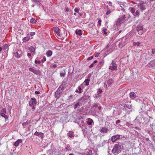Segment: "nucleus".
Segmentation results:
<instances>
[{
  "instance_id": "f257e3e1",
  "label": "nucleus",
  "mask_w": 155,
  "mask_h": 155,
  "mask_svg": "<svg viewBox=\"0 0 155 155\" xmlns=\"http://www.w3.org/2000/svg\"><path fill=\"white\" fill-rule=\"evenodd\" d=\"M65 84H64V83H62L60 86L57 91L55 93V97L57 99L59 98L61 95L62 91L64 90V87Z\"/></svg>"
},
{
  "instance_id": "f03ea898",
  "label": "nucleus",
  "mask_w": 155,
  "mask_h": 155,
  "mask_svg": "<svg viewBox=\"0 0 155 155\" xmlns=\"http://www.w3.org/2000/svg\"><path fill=\"white\" fill-rule=\"evenodd\" d=\"M121 151V147L120 145L119 144H115L112 150L113 154L119 153Z\"/></svg>"
},
{
  "instance_id": "7ed1b4c3",
  "label": "nucleus",
  "mask_w": 155,
  "mask_h": 155,
  "mask_svg": "<svg viewBox=\"0 0 155 155\" xmlns=\"http://www.w3.org/2000/svg\"><path fill=\"white\" fill-rule=\"evenodd\" d=\"M128 40H127L126 37H123L121 39V41L120 42L119 44V46L120 48H122L127 43Z\"/></svg>"
},
{
  "instance_id": "20e7f679",
  "label": "nucleus",
  "mask_w": 155,
  "mask_h": 155,
  "mask_svg": "<svg viewBox=\"0 0 155 155\" xmlns=\"http://www.w3.org/2000/svg\"><path fill=\"white\" fill-rule=\"evenodd\" d=\"M117 64L115 61L113 60L112 61L111 65L109 66V69L111 70L114 71L117 69Z\"/></svg>"
},
{
  "instance_id": "39448f33",
  "label": "nucleus",
  "mask_w": 155,
  "mask_h": 155,
  "mask_svg": "<svg viewBox=\"0 0 155 155\" xmlns=\"http://www.w3.org/2000/svg\"><path fill=\"white\" fill-rule=\"evenodd\" d=\"M113 81L111 79H109L106 81L104 84V86L106 88L110 86L112 83Z\"/></svg>"
},
{
  "instance_id": "423d86ee",
  "label": "nucleus",
  "mask_w": 155,
  "mask_h": 155,
  "mask_svg": "<svg viewBox=\"0 0 155 155\" xmlns=\"http://www.w3.org/2000/svg\"><path fill=\"white\" fill-rule=\"evenodd\" d=\"M36 99L34 97L32 98L29 102V105L31 106L35 105L36 104Z\"/></svg>"
},
{
  "instance_id": "0eeeda50",
  "label": "nucleus",
  "mask_w": 155,
  "mask_h": 155,
  "mask_svg": "<svg viewBox=\"0 0 155 155\" xmlns=\"http://www.w3.org/2000/svg\"><path fill=\"white\" fill-rule=\"evenodd\" d=\"M28 70L30 71L37 75L39 74L40 73V71H39L35 70L31 68H29Z\"/></svg>"
},
{
  "instance_id": "6e6552de",
  "label": "nucleus",
  "mask_w": 155,
  "mask_h": 155,
  "mask_svg": "<svg viewBox=\"0 0 155 155\" xmlns=\"http://www.w3.org/2000/svg\"><path fill=\"white\" fill-rule=\"evenodd\" d=\"M120 138V135H116L112 136L111 137V140L113 142L116 141L117 140Z\"/></svg>"
},
{
  "instance_id": "1a4fd4ad",
  "label": "nucleus",
  "mask_w": 155,
  "mask_h": 155,
  "mask_svg": "<svg viewBox=\"0 0 155 155\" xmlns=\"http://www.w3.org/2000/svg\"><path fill=\"white\" fill-rule=\"evenodd\" d=\"M143 29V26L141 24L138 25L136 28V30L139 34L141 35L143 32L140 31H141Z\"/></svg>"
},
{
  "instance_id": "9d476101",
  "label": "nucleus",
  "mask_w": 155,
  "mask_h": 155,
  "mask_svg": "<svg viewBox=\"0 0 155 155\" xmlns=\"http://www.w3.org/2000/svg\"><path fill=\"white\" fill-rule=\"evenodd\" d=\"M54 32L56 33L57 35L58 36L61 37V30L58 28H56L54 30Z\"/></svg>"
},
{
  "instance_id": "9b49d317",
  "label": "nucleus",
  "mask_w": 155,
  "mask_h": 155,
  "mask_svg": "<svg viewBox=\"0 0 155 155\" xmlns=\"http://www.w3.org/2000/svg\"><path fill=\"white\" fill-rule=\"evenodd\" d=\"M35 135L38 136L39 137H40L41 138H43L44 136V134L43 133L40 132H38L37 131H36L34 133Z\"/></svg>"
},
{
  "instance_id": "f8f14e48",
  "label": "nucleus",
  "mask_w": 155,
  "mask_h": 155,
  "mask_svg": "<svg viewBox=\"0 0 155 155\" xmlns=\"http://www.w3.org/2000/svg\"><path fill=\"white\" fill-rule=\"evenodd\" d=\"M149 68H152L155 66V61H153L147 65Z\"/></svg>"
},
{
  "instance_id": "ddd939ff",
  "label": "nucleus",
  "mask_w": 155,
  "mask_h": 155,
  "mask_svg": "<svg viewBox=\"0 0 155 155\" xmlns=\"http://www.w3.org/2000/svg\"><path fill=\"white\" fill-rule=\"evenodd\" d=\"M108 130H109L108 128L105 127H104L101 128L100 131L102 133H107Z\"/></svg>"
},
{
  "instance_id": "4468645a",
  "label": "nucleus",
  "mask_w": 155,
  "mask_h": 155,
  "mask_svg": "<svg viewBox=\"0 0 155 155\" xmlns=\"http://www.w3.org/2000/svg\"><path fill=\"white\" fill-rule=\"evenodd\" d=\"M22 141V140L21 139H18L14 143V145L15 147H18V146L19 143H21Z\"/></svg>"
},
{
  "instance_id": "2eb2a0df",
  "label": "nucleus",
  "mask_w": 155,
  "mask_h": 155,
  "mask_svg": "<svg viewBox=\"0 0 155 155\" xmlns=\"http://www.w3.org/2000/svg\"><path fill=\"white\" fill-rule=\"evenodd\" d=\"M67 135L70 137L72 138L74 136V134L72 131H69L67 133Z\"/></svg>"
},
{
  "instance_id": "dca6fc26",
  "label": "nucleus",
  "mask_w": 155,
  "mask_h": 155,
  "mask_svg": "<svg viewBox=\"0 0 155 155\" xmlns=\"http://www.w3.org/2000/svg\"><path fill=\"white\" fill-rule=\"evenodd\" d=\"M130 97L132 99L135 98L137 96L135 93L134 92H131L129 94Z\"/></svg>"
},
{
  "instance_id": "f3484780",
  "label": "nucleus",
  "mask_w": 155,
  "mask_h": 155,
  "mask_svg": "<svg viewBox=\"0 0 155 155\" xmlns=\"http://www.w3.org/2000/svg\"><path fill=\"white\" fill-rule=\"evenodd\" d=\"M138 8L139 10H140L141 11L145 9V8L143 4H141L138 5Z\"/></svg>"
},
{
  "instance_id": "a211bd4d",
  "label": "nucleus",
  "mask_w": 155,
  "mask_h": 155,
  "mask_svg": "<svg viewBox=\"0 0 155 155\" xmlns=\"http://www.w3.org/2000/svg\"><path fill=\"white\" fill-rule=\"evenodd\" d=\"M87 124L89 125H91L93 123V120L90 118H87Z\"/></svg>"
},
{
  "instance_id": "6ab92c4d",
  "label": "nucleus",
  "mask_w": 155,
  "mask_h": 155,
  "mask_svg": "<svg viewBox=\"0 0 155 155\" xmlns=\"http://www.w3.org/2000/svg\"><path fill=\"white\" fill-rule=\"evenodd\" d=\"M29 50L31 53H35V49L34 47L32 46H31L29 47Z\"/></svg>"
},
{
  "instance_id": "aec40b11",
  "label": "nucleus",
  "mask_w": 155,
  "mask_h": 155,
  "mask_svg": "<svg viewBox=\"0 0 155 155\" xmlns=\"http://www.w3.org/2000/svg\"><path fill=\"white\" fill-rule=\"evenodd\" d=\"M28 36L27 37H25L22 39V41L23 42H26L30 40V37Z\"/></svg>"
},
{
  "instance_id": "412c9836",
  "label": "nucleus",
  "mask_w": 155,
  "mask_h": 155,
  "mask_svg": "<svg viewBox=\"0 0 155 155\" xmlns=\"http://www.w3.org/2000/svg\"><path fill=\"white\" fill-rule=\"evenodd\" d=\"M52 54V52L51 50H49L46 52V55L48 57H50Z\"/></svg>"
},
{
  "instance_id": "4be33fe9",
  "label": "nucleus",
  "mask_w": 155,
  "mask_h": 155,
  "mask_svg": "<svg viewBox=\"0 0 155 155\" xmlns=\"http://www.w3.org/2000/svg\"><path fill=\"white\" fill-rule=\"evenodd\" d=\"M75 33L77 35H81L82 34L81 31V30H76L75 31Z\"/></svg>"
},
{
  "instance_id": "5701e85b",
  "label": "nucleus",
  "mask_w": 155,
  "mask_h": 155,
  "mask_svg": "<svg viewBox=\"0 0 155 155\" xmlns=\"http://www.w3.org/2000/svg\"><path fill=\"white\" fill-rule=\"evenodd\" d=\"M122 22V21L120 20V19L118 18L116 22V25L117 26L119 25Z\"/></svg>"
},
{
  "instance_id": "b1692460",
  "label": "nucleus",
  "mask_w": 155,
  "mask_h": 155,
  "mask_svg": "<svg viewBox=\"0 0 155 155\" xmlns=\"http://www.w3.org/2000/svg\"><path fill=\"white\" fill-rule=\"evenodd\" d=\"M122 22V21L120 20V19L118 18L116 22V25L117 26L119 25Z\"/></svg>"
},
{
  "instance_id": "393cba45",
  "label": "nucleus",
  "mask_w": 155,
  "mask_h": 155,
  "mask_svg": "<svg viewBox=\"0 0 155 155\" xmlns=\"http://www.w3.org/2000/svg\"><path fill=\"white\" fill-rule=\"evenodd\" d=\"M32 1L37 5H40V3L39 0H31Z\"/></svg>"
},
{
  "instance_id": "a878e982",
  "label": "nucleus",
  "mask_w": 155,
  "mask_h": 155,
  "mask_svg": "<svg viewBox=\"0 0 155 155\" xmlns=\"http://www.w3.org/2000/svg\"><path fill=\"white\" fill-rule=\"evenodd\" d=\"M90 81V79H86L85 80L84 82L85 83V84L86 86L88 85L89 84V81Z\"/></svg>"
},
{
  "instance_id": "bb28decb",
  "label": "nucleus",
  "mask_w": 155,
  "mask_h": 155,
  "mask_svg": "<svg viewBox=\"0 0 155 155\" xmlns=\"http://www.w3.org/2000/svg\"><path fill=\"white\" fill-rule=\"evenodd\" d=\"M86 154L87 155H92V153L91 150H88L86 152Z\"/></svg>"
},
{
  "instance_id": "cd10ccee",
  "label": "nucleus",
  "mask_w": 155,
  "mask_h": 155,
  "mask_svg": "<svg viewBox=\"0 0 155 155\" xmlns=\"http://www.w3.org/2000/svg\"><path fill=\"white\" fill-rule=\"evenodd\" d=\"M80 104L79 102H78L74 105V108L76 109L78 106H80Z\"/></svg>"
},
{
  "instance_id": "c85d7f7f",
  "label": "nucleus",
  "mask_w": 155,
  "mask_h": 155,
  "mask_svg": "<svg viewBox=\"0 0 155 155\" xmlns=\"http://www.w3.org/2000/svg\"><path fill=\"white\" fill-rule=\"evenodd\" d=\"M152 54H151L152 57L155 58V50L153 49L151 52Z\"/></svg>"
},
{
  "instance_id": "c756f323",
  "label": "nucleus",
  "mask_w": 155,
  "mask_h": 155,
  "mask_svg": "<svg viewBox=\"0 0 155 155\" xmlns=\"http://www.w3.org/2000/svg\"><path fill=\"white\" fill-rule=\"evenodd\" d=\"M119 18L120 19V20L122 22L125 20V15H124L122 16V17H121Z\"/></svg>"
},
{
  "instance_id": "7c9ffc66",
  "label": "nucleus",
  "mask_w": 155,
  "mask_h": 155,
  "mask_svg": "<svg viewBox=\"0 0 155 155\" xmlns=\"http://www.w3.org/2000/svg\"><path fill=\"white\" fill-rule=\"evenodd\" d=\"M0 115L2 117H4L5 119H7L8 118L7 116L4 113H1Z\"/></svg>"
},
{
  "instance_id": "2f4dec72",
  "label": "nucleus",
  "mask_w": 155,
  "mask_h": 155,
  "mask_svg": "<svg viewBox=\"0 0 155 155\" xmlns=\"http://www.w3.org/2000/svg\"><path fill=\"white\" fill-rule=\"evenodd\" d=\"M30 22L32 23L35 24L36 23V21L35 18H32L30 20Z\"/></svg>"
},
{
  "instance_id": "473e14b6",
  "label": "nucleus",
  "mask_w": 155,
  "mask_h": 155,
  "mask_svg": "<svg viewBox=\"0 0 155 155\" xmlns=\"http://www.w3.org/2000/svg\"><path fill=\"white\" fill-rule=\"evenodd\" d=\"M8 45L7 44H5V45L2 47V48L4 50H6L8 49Z\"/></svg>"
},
{
  "instance_id": "72a5a7b5",
  "label": "nucleus",
  "mask_w": 155,
  "mask_h": 155,
  "mask_svg": "<svg viewBox=\"0 0 155 155\" xmlns=\"http://www.w3.org/2000/svg\"><path fill=\"white\" fill-rule=\"evenodd\" d=\"M140 44V42H134L133 44V45L134 46H136V45H137V46H139Z\"/></svg>"
},
{
  "instance_id": "f704fd0d",
  "label": "nucleus",
  "mask_w": 155,
  "mask_h": 155,
  "mask_svg": "<svg viewBox=\"0 0 155 155\" xmlns=\"http://www.w3.org/2000/svg\"><path fill=\"white\" fill-rule=\"evenodd\" d=\"M78 89L79 91V94L81 93L83 91V89H82L81 87L80 86L78 87Z\"/></svg>"
},
{
  "instance_id": "c9c22d12",
  "label": "nucleus",
  "mask_w": 155,
  "mask_h": 155,
  "mask_svg": "<svg viewBox=\"0 0 155 155\" xmlns=\"http://www.w3.org/2000/svg\"><path fill=\"white\" fill-rule=\"evenodd\" d=\"M54 154L55 155H57L58 154V150L57 149L54 150Z\"/></svg>"
},
{
  "instance_id": "e433bc0d",
  "label": "nucleus",
  "mask_w": 155,
  "mask_h": 155,
  "mask_svg": "<svg viewBox=\"0 0 155 155\" xmlns=\"http://www.w3.org/2000/svg\"><path fill=\"white\" fill-rule=\"evenodd\" d=\"M35 32H31L29 34H28V36L29 35H30V36H32L34 35H35Z\"/></svg>"
},
{
  "instance_id": "4c0bfd02",
  "label": "nucleus",
  "mask_w": 155,
  "mask_h": 155,
  "mask_svg": "<svg viewBox=\"0 0 155 155\" xmlns=\"http://www.w3.org/2000/svg\"><path fill=\"white\" fill-rule=\"evenodd\" d=\"M149 147L150 148L153 149L154 148L153 145L151 143H149Z\"/></svg>"
},
{
  "instance_id": "58836bf2",
  "label": "nucleus",
  "mask_w": 155,
  "mask_h": 155,
  "mask_svg": "<svg viewBox=\"0 0 155 155\" xmlns=\"http://www.w3.org/2000/svg\"><path fill=\"white\" fill-rule=\"evenodd\" d=\"M15 56L17 58H19L20 57V55L19 54L17 53H15Z\"/></svg>"
},
{
  "instance_id": "ea45409f",
  "label": "nucleus",
  "mask_w": 155,
  "mask_h": 155,
  "mask_svg": "<svg viewBox=\"0 0 155 155\" xmlns=\"http://www.w3.org/2000/svg\"><path fill=\"white\" fill-rule=\"evenodd\" d=\"M121 105L124 107H128V105H127L125 104H121Z\"/></svg>"
},
{
  "instance_id": "a19ab883",
  "label": "nucleus",
  "mask_w": 155,
  "mask_h": 155,
  "mask_svg": "<svg viewBox=\"0 0 155 155\" xmlns=\"http://www.w3.org/2000/svg\"><path fill=\"white\" fill-rule=\"evenodd\" d=\"M60 74L61 77H64L65 75V73H60Z\"/></svg>"
},
{
  "instance_id": "79ce46f5",
  "label": "nucleus",
  "mask_w": 155,
  "mask_h": 155,
  "mask_svg": "<svg viewBox=\"0 0 155 155\" xmlns=\"http://www.w3.org/2000/svg\"><path fill=\"white\" fill-rule=\"evenodd\" d=\"M101 20L100 19L98 21V24H97L98 26H100L101 25Z\"/></svg>"
},
{
  "instance_id": "37998d69",
  "label": "nucleus",
  "mask_w": 155,
  "mask_h": 155,
  "mask_svg": "<svg viewBox=\"0 0 155 155\" xmlns=\"http://www.w3.org/2000/svg\"><path fill=\"white\" fill-rule=\"evenodd\" d=\"M135 9L134 8H131V11L132 13H133V14L135 12Z\"/></svg>"
},
{
  "instance_id": "c03bdc74",
  "label": "nucleus",
  "mask_w": 155,
  "mask_h": 155,
  "mask_svg": "<svg viewBox=\"0 0 155 155\" xmlns=\"http://www.w3.org/2000/svg\"><path fill=\"white\" fill-rule=\"evenodd\" d=\"M79 9L77 8H75L74 9V11L75 12L78 13L79 10Z\"/></svg>"
},
{
  "instance_id": "a18cd8bd",
  "label": "nucleus",
  "mask_w": 155,
  "mask_h": 155,
  "mask_svg": "<svg viewBox=\"0 0 155 155\" xmlns=\"http://www.w3.org/2000/svg\"><path fill=\"white\" fill-rule=\"evenodd\" d=\"M28 123L27 121L26 122L23 123L22 124V125L23 126H26L28 125Z\"/></svg>"
},
{
  "instance_id": "49530a36",
  "label": "nucleus",
  "mask_w": 155,
  "mask_h": 155,
  "mask_svg": "<svg viewBox=\"0 0 155 155\" xmlns=\"http://www.w3.org/2000/svg\"><path fill=\"white\" fill-rule=\"evenodd\" d=\"M35 62L36 64H39L41 63L40 61H38L36 60H35Z\"/></svg>"
},
{
  "instance_id": "de8ad7c7",
  "label": "nucleus",
  "mask_w": 155,
  "mask_h": 155,
  "mask_svg": "<svg viewBox=\"0 0 155 155\" xmlns=\"http://www.w3.org/2000/svg\"><path fill=\"white\" fill-rule=\"evenodd\" d=\"M111 13V11H110V10H109L107 12L106 14V15H109Z\"/></svg>"
},
{
  "instance_id": "09e8293b",
  "label": "nucleus",
  "mask_w": 155,
  "mask_h": 155,
  "mask_svg": "<svg viewBox=\"0 0 155 155\" xmlns=\"http://www.w3.org/2000/svg\"><path fill=\"white\" fill-rule=\"evenodd\" d=\"M106 29H103V33L105 35H107V32L106 31Z\"/></svg>"
},
{
  "instance_id": "8fccbe9b",
  "label": "nucleus",
  "mask_w": 155,
  "mask_h": 155,
  "mask_svg": "<svg viewBox=\"0 0 155 155\" xmlns=\"http://www.w3.org/2000/svg\"><path fill=\"white\" fill-rule=\"evenodd\" d=\"M140 14V11L139 10H137L136 12V14L137 15H138Z\"/></svg>"
},
{
  "instance_id": "3c124183",
  "label": "nucleus",
  "mask_w": 155,
  "mask_h": 155,
  "mask_svg": "<svg viewBox=\"0 0 155 155\" xmlns=\"http://www.w3.org/2000/svg\"><path fill=\"white\" fill-rule=\"evenodd\" d=\"M46 60V58L45 57H44L41 60V61L42 62V63H43Z\"/></svg>"
},
{
  "instance_id": "603ef678",
  "label": "nucleus",
  "mask_w": 155,
  "mask_h": 155,
  "mask_svg": "<svg viewBox=\"0 0 155 155\" xmlns=\"http://www.w3.org/2000/svg\"><path fill=\"white\" fill-rule=\"evenodd\" d=\"M52 150L51 149H50V150H48V153H49V154L50 155H51V153L52 152Z\"/></svg>"
},
{
  "instance_id": "864d4df0",
  "label": "nucleus",
  "mask_w": 155,
  "mask_h": 155,
  "mask_svg": "<svg viewBox=\"0 0 155 155\" xmlns=\"http://www.w3.org/2000/svg\"><path fill=\"white\" fill-rule=\"evenodd\" d=\"M93 58V56H91V57H88L87 58V60L89 61V60H90L92 59Z\"/></svg>"
},
{
  "instance_id": "5fc2aeb1",
  "label": "nucleus",
  "mask_w": 155,
  "mask_h": 155,
  "mask_svg": "<svg viewBox=\"0 0 155 155\" xmlns=\"http://www.w3.org/2000/svg\"><path fill=\"white\" fill-rule=\"evenodd\" d=\"M2 111L3 113H5L6 112V109L5 108H3L2 110Z\"/></svg>"
},
{
  "instance_id": "6e6d98bb",
  "label": "nucleus",
  "mask_w": 155,
  "mask_h": 155,
  "mask_svg": "<svg viewBox=\"0 0 155 155\" xmlns=\"http://www.w3.org/2000/svg\"><path fill=\"white\" fill-rule=\"evenodd\" d=\"M98 107V105L97 104H93V107Z\"/></svg>"
},
{
  "instance_id": "4d7b16f0",
  "label": "nucleus",
  "mask_w": 155,
  "mask_h": 155,
  "mask_svg": "<svg viewBox=\"0 0 155 155\" xmlns=\"http://www.w3.org/2000/svg\"><path fill=\"white\" fill-rule=\"evenodd\" d=\"M120 122V120H116V124H118Z\"/></svg>"
},
{
  "instance_id": "13d9d810",
  "label": "nucleus",
  "mask_w": 155,
  "mask_h": 155,
  "mask_svg": "<svg viewBox=\"0 0 155 155\" xmlns=\"http://www.w3.org/2000/svg\"><path fill=\"white\" fill-rule=\"evenodd\" d=\"M153 141L155 143V136H153Z\"/></svg>"
},
{
  "instance_id": "bf43d9fd",
  "label": "nucleus",
  "mask_w": 155,
  "mask_h": 155,
  "mask_svg": "<svg viewBox=\"0 0 155 155\" xmlns=\"http://www.w3.org/2000/svg\"><path fill=\"white\" fill-rule=\"evenodd\" d=\"M40 92L39 91H35V94H40Z\"/></svg>"
},
{
  "instance_id": "052dcab7",
  "label": "nucleus",
  "mask_w": 155,
  "mask_h": 155,
  "mask_svg": "<svg viewBox=\"0 0 155 155\" xmlns=\"http://www.w3.org/2000/svg\"><path fill=\"white\" fill-rule=\"evenodd\" d=\"M94 64L93 63L91 64L90 65L89 67L90 68H92V67H93Z\"/></svg>"
},
{
  "instance_id": "680f3d73",
  "label": "nucleus",
  "mask_w": 155,
  "mask_h": 155,
  "mask_svg": "<svg viewBox=\"0 0 155 155\" xmlns=\"http://www.w3.org/2000/svg\"><path fill=\"white\" fill-rule=\"evenodd\" d=\"M57 67V65L56 64H54L53 65V67H54V68H56Z\"/></svg>"
},
{
  "instance_id": "e2e57ef3",
  "label": "nucleus",
  "mask_w": 155,
  "mask_h": 155,
  "mask_svg": "<svg viewBox=\"0 0 155 155\" xmlns=\"http://www.w3.org/2000/svg\"><path fill=\"white\" fill-rule=\"evenodd\" d=\"M69 10H70V9H69V8H66V11H67V12H69Z\"/></svg>"
},
{
  "instance_id": "0e129e2a",
  "label": "nucleus",
  "mask_w": 155,
  "mask_h": 155,
  "mask_svg": "<svg viewBox=\"0 0 155 155\" xmlns=\"http://www.w3.org/2000/svg\"><path fill=\"white\" fill-rule=\"evenodd\" d=\"M108 3L110 4V6H111V5L112 4V2H109Z\"/></svg>"
},
{
  "instance_id": "69168bd1",
  "label": "nucleus",
  "mask_w": 155,
  "mask_h": 155,
  "mask_svg": "<svg viewBox=\"0 0 155 155\" xmlns=\"http://www.w3.org/2000/svg\"><path fill=\"white\" fill-rule=\"evenodd\" d=\"M27 55L29 57H30L31 55V54L30 53H28L27 54Z\"/></svg>"
},
{
  "instance_id": "338daca9",
  "label": "nucleus",
  "mask_w": 155,
  "mask_h": 155,
  "mask_svg": "<svg viewBox=\"0 0 155 155\" xmlns=\"http://www.w3.org/2000/svg\"><path fill=\"white\" fill-rule=\"evenodd\" d=\"M102 92V91L101 90L99 89V94H100Z\"/></svg>"
},
{
  "instance_id": "774afa93",
  "label": "nucleus",
  "mask_w": 155,
  "mask_h": 155,
  "mask_svg": "<svg viewBox=\"0 0 155 155\" xmlns=\"http://www.w3.org/2000/svg\"><path fill=\"white\" fill-rule=\"evenodd\" d=\"M97 61H96V60H95V61H94V62H93V63L94 64L95 63H97Z\"/></svg>"
}]
</instances>
